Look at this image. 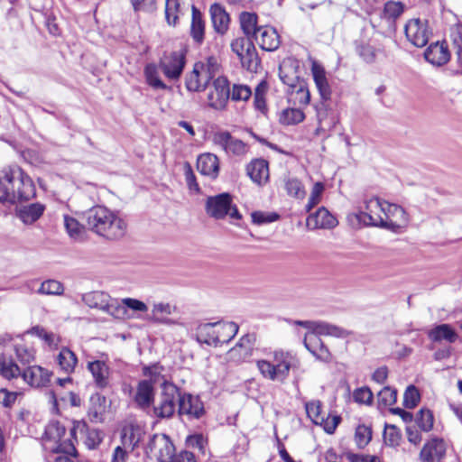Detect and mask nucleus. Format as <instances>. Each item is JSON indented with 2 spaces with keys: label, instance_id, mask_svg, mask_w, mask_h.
<instances>
[{
  "label": "nucleus",
  "instance_id": "f257e3e1",
  "mask_svg": "<svg viewBox=\"0 0 462 462\" xmlns=\"http://www.w3.org/2000/svg\"><path fill=\"white\" fill-rule=\"evenodd\" d=\"M36 189L32 178L18 165L0 171V202L27 201L34 198Z\"/></svg>",
  "mask_w": 462,
  "mask_h": 462
},
{
  "label": "nucleus",
  "instance_id": "f03ea898",
  "mask_svg": "<svg viewBox=\"0 0 462 462\" xmlns=\"http://www.w3.org/2000/svg\"><path fill=\"white\" fill-rule=\"evenodd\" d=\"M87 227L108 240H118L127 232V223L117 213L104 206H96L84 214Z\"/></svg>",
  "mask_w": 462,
  "mask_h": 462
},
{
  "label": "nucleus",
  "instance_id": "7ed1b4c3",
  "mask_svg": "<svg viewBox=\"0 0 462 462\" xmlns=\"http://www.w3.org/2000/svg\"><path fill=\"white\" fill-rule=\"evenodd\" d=\"M256 365L264 378L283 383L290 370L299 367L300 360L291 352L276 350L271 361L258 360Z\"/></svg>",
  "mask_w": 462,
  "mask_h": 462
},
{
  "label": "nucleus",
  "instance_id": "20e7f679",
  "mask_svg": "<svg viewBox=\"0 0 462 462\" xmlns=\"http://www.w3.org/2000/svg\"><path fill=\"white\" fill-rule=\"evenodd\" d=\"M218 60L210 56L204 61H198L191 71L185 76V87L189 92H203L211 80L220 73Z\"/></svg>",
  "mask_w": 462,
  "mask_h": 462
},
{
  "label": "nucleus",
  "instance_id": "39448f33",
  "mask_svg": "<svg viewBox=\"0 0 462 462\" xmlns=\"http://www.w3.org/2000/svg\"><path fill=\"white\" fill-rule=\"evenodd\" d=\"M383 206L384 200L377 197L365 198L357 212L347 215V220L355 227L361 226L382 227Z\"/></svg>",
  "mask_w": 462,
  "mask_h": 462
},
{
  "label": "nucleus",
  "instance_id": "423d86ee",
  "mask_svg": "<svg viewBox=\"0 0 462 462\" xmlns=\"http://www.w3.org/2000/svg\"><path fill=\"white\" fill-rule=\"evenodd\" d=\"M180 388L174 383L164 381L156 403L152 404V414L158 419H170L179 404Z\"/></svg>",
  "mask_w": 462,
  "mask_h": 462
},
{
  "label": "nucleus",
  "instance_id": "0eeeda50",
  "mask_svg": "<svg viewBox=\"0 0 462 462\" xmlns=\"http://www.w3.org/2000/svg\"><path fill=\"white\" fill-rule=\"evenodd\" d=\"M230 98V84L226 77L217 75L212 81L207 99L208 106L215 110L223 111L226 108Z\"/></svg>",
  "mask_w": 462,
  "mask_h": 462
},
{
  "label": "nucleus",
  "instance_id": "6e6552de",
  "mask_svg": "<svg viewBox=\"0 0 462 462\" xmlns=\"http://www.w3.org/2000/svg\"><path fill=\"white\" fill-rule=\"evenodd\" d=\"M145 452L158 462H170L175 453V446L168 435L154 434L150 438Z\"/></svg>",
  "mask_w": 462,
  "mask_h": 462
},
{
  "label": "nucleus",
  "instance_id": "1a4fd4ad",
  "mask_svg": "<svg viewBox=\"0 0 462 462\" xmlns=\"http://www.w3.org/2000/svg\"><path fill=\"white\" fill-rule=\"evenodd\" d=\"M186 64V51L179 50L165 53L160 60V68L166 78L171 80L178 79Z\"/></svg>",
  "mask_w": 462,
  "mask_h": 462
},
{
  "label": "nucleus",
  "instance_id": "9d476101",
  "mask_svg": "<svg viewBox=\"0 0 462 462\" xmlns=\"http://www.w3.org/2000/svg\"><path fill=\"white\" fill-rule=\"evenodd\" d=\"M87 370L91 374L92 382L98 390H109L112 387V370L106 360H93L87 364Z\"/></svg>",
  "mask_w": 462,
  "mask_h": 462
},
{
  "label": "nucleus",
  "instance_id": "9b49d317",
  "mask_svg": "<svg viewBox=\"0 0 462 462\" xmlns=\"http://www.w3.org/2000/svg\"><path fill=\"white\" fill-rule=\"evenodd\" d=\"M407 40L416 47H424L430 35L428 21L413 18L409 20L404 26Z\"/></svg>",
  "mask_w": 462,
  "mask_h": 462
},
{
  "label": "nucleus",
  "instance_id": "f8f14e48",
  "mask_svg": "<svg viewBox=\"0 0 462 462\" xmlns=\"http://www.w3.org/2000/svg\"><path fill=\"white\" fill-rule=\"evenodd\" d=\"M65 428L60 422L50 423L45 430V435L57 445L52 448L54 453H64L73 457L77 456V450L70 439L62 440L65 436Z\"/></svg>",
  "mask_w": 462,
  "mask_h": 462
},
{
  "label": "nucleus",
  "instance_id": "ddd939ff",
  "mask_svg": "<svg viewBox=\"0 0 462 462\" xmlns=\"http://www.w3.org/2000/svg\"><path fill=\"white\" fill-rule=\"evenodd\" d=\"M383 209L382 228L396 231L408 224V214L401 206L384 200Z\"/></svg>",
  "mask_w": 462,
  "mask_h": 462
},
{
  "label": "nucleus",
  "instance_id": "4468645a",
  "mask_svg": "<svg viewBox=\"0 0 462 462\" xmlns=\"http://www.w3.org/2000/svg\"><path fill=\"white\" fill-rule=\"evenodd\" d=\"M213 143L219 146L226 154L242 156L247 152V145L235 138L227 131H219L213 134Z\"/></svg>",
  "mask_w": 462,
  "mask_h": 462
},
{
  "label": "nucleus",
  "instance_id": "2eb2a0df",
  "mask_svg": "<svg viewBox=\"0 0 462 462\" xmlns=\"http://www.w3.org/2000/svg\"><path fill=\"white\" fill-rule=\"evenodd\" d=\"M178 412L180 416L186 415L189 419L199 420L205 413L204 404L199 396L188 393H182L180 390Z\"/></svg>",
  "mask_w": 462,
  "mask_h": 462
},
{
  "label": "nucleus",
  "instance_id": "dca6fc26",
  "mask_svg": "<svg viewBox=\"0 0 462 462\" xmlns=\"http://www.w3.org/2000/svg\"><path fill=\"white\" fill-rule=\"evenodd\" d=\"M232 197L228 193H221L217 196L208 197L206 200V213L215 219H223L227 216Z\"/></svg>",
  "mask_w": 462,
  "mask_h": 462
},
{
  "label": "nucleus",
  "instance_id": "f3484780",
  "mask_svg": "<svg viewBox=\"0 0 462 462\" xmlns=\"http://www.w3.org/2000/svg\"><path fill=\"white\" fill-rule=\"evenodd\" d=\"M155 390L152 380H141L135 388L133 401L135 406L148 411L154 402Z\"/></svg>",
  "mask_w": 462,
  "mask_h": 462
},
{
  "label": "nucleus",
  "instance_id": "a211bd4d",
  "mask_svg": "<svg viewBox=\"0 0 462 462\" xmlns=\"http://www.w3.org/2000/svg\"><path fill=\"white\" fill-rule=\"evenodd\" d=\"M294 324L307 328L308 332L315 331L335 337H346L349 335V332L345 328L325 321L296 320Z\"/></svg>",
  "mask_w": 462,
  "mask_h": 462
},
{
  "label": "nucleus",
  "instance_id": "6ab92c4d",
  "mask_svg": "<svg viewBox=\"0 0 462 462\" xmlns=\"http://www.w3.org/2000/svg\"><path fill=\"white\" fill-rule=\"evenodd\" d=\"M446 443L442 439L434 438L424 444L420 453L422 462H440L446 454Z\"/></svg>",
  "mask_w": 462,
  "mask_h": 462
},
{
  "label": "nucleus",
  "instance_id": "aec40b11",
  "mask_svg": "<svg viewBox=\"0 0 462 462\" xmlns=\"http://www.w3.org/2000/svg\"><path fill=\"white\" fill-rule=\"evenodd\" d=\"M177 310V307L168 302H157L152 305L151 311V320L157 324L172 326V325H182L177 319L169 318L170 315L173 314Z\"/></svg>",
  "mask_w": 462,
  "mask_h": 462
},
{
  "label": "nucleus",
  "instance_id": "412c9836",
  "mask_svg": "<svg viewBox=\"0 0 462 462\" xmlns=\"http://www.w3.org/2000/svg\"><path fill=\"white\" fill-rule=\"evenodd\" d=\"M52 373L40 365H31L23 370L22 377L32 387H45L51 381Z\"/></svg>",
  "mask_w": 462,
  "mask_h": 462
},
{
  "label": "nucleus",
  "instance_id": "4be33fe9",
  "mask_svg": "<svg viewBox=\"0 0 462 462\" xmlns=\"http://www.w3.org/2000/svg\"><path fill=\"white\" fill-rule=\"evenodd\" d=\"M260 48L263 51H273L280 46V36L277 31L271 26H260L258 33L254 37Z\"/></svg>",
  "mask_w": 462,
  "mask_h": 462
},
{
  "label": "nucleus",
  "instance_id": "5701e85b",
  "mask_svg": "<svg viewBox=\"0 0 462 462\" xmlns=\"http://www.w3.org/2000/svg\"><path fill=\"white\" fill-rule=\"evenodd\" d=\"M337 225V218L324 207L319 208L307 218V226L310 229H330Z\"/></svg>",
  "mask_w": 462,
  "mask_h": 462
},
{
  "label": "nucleus",
  "instance_id": "b1692460",
  "mask_svg": "<svg viewBox=\"0 0 462 462\" xmlns=\"http://www.w3.org/2000/svg\"><path fill=\"white\" fill-rule=\"evenodd\" d=\"M254 337L253 335L243 336L239 342L229 350V359L234 362H243L248 359L254 350Z\"/></svg>",
  "mask_w": 462,
  "mask_h": 462
},
{
  "label": "nucleus",
  "instance_id": "393cba45",
  "mask_svg": "<svg viewBox=\"0 0 462 462\" xmlns=\"http://www.w3.org/2000/svg\"><path fill=\"white\" fill-rule=\"evenodd\" d=\"M424 58L432 65L441 66L449 60L450 53L445 43L437 42L426 49Z\"/></svg>",
  "mask_w": 462,
  "mask_h": 462
},
{
  "label": "nucleus",
  "instance_id": "a878e982",
  "mask_svg": "<svg viewBox=\"0 0 462 462\" xmlns=\"http://www.w3.org/2000/svg\"><path fill=\"white\" fill-rule=\"evenodd\" d=\"M250 179L258 185L266 183L269 180V165L263 159H254L246 166Z\"/></svg>",
  "mask_w": 462,
  "mask_h": 462
},
{
  "label": "nucleus",
  "instance_id": "bb28decb",
  "mask_svg": "<svg viewBox=\"0 0 462 462\" xmlns=\"http://www.w3.org/2000/svg\"><path fill=\"white\" fill-rule=\"evenodd\" d=\"M311 74L321 99L323 101L329 100L331 97V88L328 84L324 68L320 64L314 61L311 65Z\"/></svg>",
  "mask_w": 462,
  "mask_h": 462
},
{
  "label": "nucleus",
  "instance_id": "cd10ccee",
  "mask_svg": "<svg viewBox=\"0 0 462 462\" xmlns=\"http://www.w3.org/2000/svg\"><path fill=\"white\" fill-rule=\"evenodd\" d=\"M311 74L321 99L323 101L329 100L331 97V88L328 84L324 68L320 64L314 61L311 65Z\"/></svg>",
  "mask_w": 462,
  "mask_h": 462
},
{
  "label": "nucleus",
  "instance_id": "c85d7f7f",
  "mask_svg": "<svg viewBox=\"0 0 462 462\" xmlns=\"http://www.w3.org/2000/svg\"><path fill=\"white\" fill-rule=\"evenodd\" d=\"M311 74L321 99L323 101L329 100L331 97V88L328 84L324 68L320 64L314 61L311 65Z\"/></svg>",
  "mask_w": 462,
  "mask_h": 462
},
{
  "label": "nucleus",
  "instance_id": "c756f323",
  "mask_svg": "<svg viewBox=\"0 0 462 462\" xmlns=\"http://www.w3.org/2000/svg\"><path fill=\"white\" fill-rule=\"evenodd\" d=\"M296 69L297 66H294V61L291 60H283L280 65L279 76L283 84L288 86V91L295 89L300 83L303 82L299 77Z\"/></svg>",
  "mask_w": 462,
  "mask_h": 462
},
{
  "label": "nucleus",
  "instance_id": "7c9ffc66",
  "mask_svg": "<svg viewBox=\"0 0 462 462\" xmlns=\"http://www.w3.org/2000/svg\"><path fill=\"white\" fill-rule=\"evenodd\" d=\"M44 210L45 206L36 202L17 208L16 216L23 224L32 225L42 216Z\"/></svg>",
  "mask_w": 462,
  "mask_h": 462
},
{
  "label": "nucleus",
  "instance_id": "2f4dec72",
  "mask_svg": "<svg viewBox=\"0 0 462 462\" xmlns=\"http://www.w3.org/2000/svg\"><path fill=\"white\" fill-rule=\"evenodd\" d=\"M197 168L201 174L216 179L219 171V161L217 156L213 153L199 155L197 160Z\"/></svg>",
  "mask_w": 462,
  "mask_h": 462
},
{
  "label": "nucleus",
  "instance_id": "473e14b6",
  "mask_svg": "<svg viewBox=\"0 0 462 462\" xmlns=\"http://www.w3.org/2000/svg\"><path fill=\"white\" fill-rule=\"evenodd\" d=\"M211 21L215 31L217 33L224 34L229 25V15L225 8L219 4H213L209 9Z\"/></svg>",
  "mask_w": 462,
  "mask_h": 462
},
{
  "label": "nucleus",
  "instance_id": "72a5a7b5",
  "mask_svg": "<svg viewBox=\"0 0 462 462\" xmlns=\"http://www.w3.org/2000/svg\"><path fill=\"white\" fill-rule=\"evenodd\" d=\"M191 12L190 36L196 43L201 44L205 36V22L201 12L195 5H192Z\"/></svg>",
  "mask_w": 462,
  "mask_h": 462
},
{
  "label": "nucleus",
  "instance_id": "f704fd0d",
  "mask_svg": "<svg viewBox=\"0 0 462 462\" xmlns=\"http://www.w3.org/2000/svg\"><path fill=\"white\" fill-rule=\"evenodd\" d=\"M239 327L235 322H216L217 346L228 343L237 334Z\"/></svg>",
  "mask_w": 462,
  "mask_h": 462
},
{
  "label": "nucleus",
  "instance_id": "c9c22d12",
  "mask_svg": "<svg viewBox=\"0 0 462 462\" xmlns=\"http://www.w3.org/2000/svg\"><path fill=\"white\" fill-rule=\"evenodd\" d=\"M106 397L97 393L91 395L88 416L92 422L102 421V416L105 411Z\"/></svg>",
  "mask_w": 462,
  "mask_h": 462
},
{
  "label": "nucleus",
  "instance_id": "e433bc0d",
  "mask_svg": "<svg viewBox=\"0 0 462 462\" xmlns=\"http://www.w3.org/2000/svg\"><path fill=\"white\" fill-rule=\"evenodd\" d=\"M428 336L434 342L446 340L449 343H454L457 339L456 331L449 324L437 325L429 331Z\"/></svg>",
  "mask_w": 462,
  "mask_h": 462
},
{
  "label": "nucleus",
  "instance_id": "4c0bfd02",
  "mask_svg": "<svg viewBox=\"0 0 462 462\" xmlns=\"http://www.w3.org/2000/svg\"><path fill=\"white\" fill-rule=\"evenodd\" d=\"M216 323L199 324L196 329V339L199 343L217 346Z\"/></svg>",
  "mask_w": 462,
  "mask_h": 462
},
{
  "label": "nucleus",
  "instance_id": "58836bf2",
  "mask_svg": "<svg viewBox=\"0 0 462 462\" xmlns=\"http://www.w3.org/2000/svg\"><path fill=\"white\" fill-rule=\"evenodd\" d=\"M57 363L63 372L69 374L75 370L78 358L74 352L64 346L57 356Z\"/></svg>",
  "mask_w": 462,
  "mask_h": 462
},
{
  "label": "nucleus",
  "instance_id": "ea45409f",
  "mask_svg": "<svg viewBox=\"0 0 462 462\" xmlns=\"http://www.w3.org/2000/svg\"><path fill=\"white\" fill-rule=\"evenodd\" d=\"M110 295L104 291H90L82 296V300L89 308L99 309L103 311L105 307H107Z\"/></svg>",
  "mask_w": 462,
  "mask_h": 462
},
{
  "label": "nucleus",
  "instance_id": "a19ab883",
  "mask_svg": "<svg viewBox=\"0 0 462 462\" xmlns=\"http://www.w3.org/2000/svg\"><path fill=\"white\" fill-rule=\"evenodd\" d=\"M239 60L242 67L250 72H257L261 66V60L254 43L252 44V47L245 51Z\"/></svg>",
  "mask_w": 462,
  "mask_h": 462
},
{
  "label": "nucleus",
  "instance_id": "79ce46f5",
  "mask_svg": "<svg viewBox=\"0 0 462 462\" xmlns=\"http://www.w3.org/2000/svg\"><path fill=\"white\" fill-rule=\"evenodd\" d=\"M240 25L246 38L254 37L258 33L257 15L253 13L244 12L240 15Z\"/></svg>",
  "mask_w": 462,
  "mask_h": 462
},
{
  "label": "nucleus",
  "instance_id": "37998d69",
  "mask_svg": "<svg viewBox=\"0 0 462 462\" xmlns=\"http://www.w3.org/2000/svg\"><path fill=\"white\" fill-rule=\"evenodd\" d=\"M142 440V430L139 428L125 430L122 435V446L129 451H134Z\"/></svg>",
  "mask_w": 462,
  "mask_h": 462
},
{
  "label": "nucleus",
  "instance_id": "c03bdc74",
  "mask_svg": "<svg viewBox=\"0 0 462 462\" xmlns=\"http://www.w3.org/2000/svg\"><path fill=\"white\" fill-rule=\"evenodd\" d=\"M308 417L317 425H323L326 413L322 411L320 401H310L305 403Z\"/></svg>",
  "mask_w": 462,
  "mask_h": 462
},
{
  "label": "nucleus",
  "instance_id": "a18cd8bd",
  "mask_svg": "<svg viewBox=\"0 0 462 462\" xmlns=\"http://www.w3.org/2000/svg\"><path fill=\"white\" fill-rule=\"evenodd\" d=\"M144 77L146 83L154 89H166L167 86L160 79L159 72L155 64H147L144 68Z\"/></svg>",
  "mask_w": 462,
  "mask_h": 462
},
{
  "label": "nucleus",
  "instance_id": "49530a36",
  "mask_svg": "<svg viewBox=\"0 0 462 462\" xmlns=\"http://www.w3.org/2000/svg\"><path fill=\"white\" fill-rule=\"evenodd\" d=\"M0 374L3 377L10 380L22 375L20 367L12 360L0 356Z\"/></svg>",
  "mask_w": 462,
  "mask_h": 462
},
{
  "label": "nucleus",
  "instance_id": "de8ad7c7",
  "mask_svg": "<svg viewBox=\"0 0 462 462\" xmlns=\"http://www.w3.org/2000/svg\"><path fill=\"white\" fill-rule=\"evenodd\" d=\"M305 115L300 108H286L280 115V122L282 125H290L302 122Z\"/></svg>",
  "mask_w": 462,
  "mask_h": 462
},
{
  "label": "nucleus",
  "instance_id": "09e8293b",
  "mask_svg": "<svg viewBox=\"0 0 462 462\" xmlns=\"http://www.w3.org/2000/svg\"><path fill=\"white\" fill-rule=\"evenodd\" d=\"M181 0H166L165 3V18L170 25L175 26L178 23L180 11Z\"/></svg>",
  "mask_w": 462,
  "mask_h": 462
},
{
  "label": "nucleus",
  "instance_id": "8fccbe9b",
  "mask_svg": "<svg viewBox=\"0 0 462 462\" xmlns=\"http://www.w3.org/2000/svg\"><path fill=\"white\" fill-rule=\"evenodd\" d=\"M291 94V99L294 104L300 106H307L310 101V94L307 87L306 82L300 83L295 89L289 91Z\"/></svg>",
  "mask_w": 462,
  "mask_h": 462
},
{
  "label": "nucleus",
  "instance_id": "3c124183",
  "mask_svg": "<svg viewBox=\"0 0 462 462\" xmlns=\"http://www.w3.org/2000/svg\"><path fill=\"white\" fill-rule=\"evenodd\" d=\"M64 226L69 236L74 240H80L83 236L84 226L79 222L68 215L64 216Z\"/></svg>",
  "mask_w": 462,
  "mask_h": 462
},
{
  "label": "nucleus",
  "instance_id": "603ef678",
  "mask_svg": "<svg viewBox=\"0 0 462 462\" xmlns=\"http://www.w3.org/2000/svg\"><path fill=\"white\" fill-rule=\"evenodd\" d=\"M434 417L432 412L427 409H421L416 415V424L418 427L428 432L433 428Z\"/></svg>",
  "mask_w": 462,
  "mask_h": 462
},
{
  "label": "nucleus",
  "instance_id": "864d4df0",
  "mask_svg": "<svg viewBox=\"0 0 462 462\" xmlns=\"http://www.w3.org/2000/svg\"><path fill=\"white\" fill-rule=\"evenodd\" d=\"M372 439V429L365 425H359L356 429L355 440L358 448H364Z\"/></svg>",
  "mask_w": 462,
  "mask_h": 462
},
{
  "label": "nucleus",
  "instance_id": "5fc2aeb1",
  "mask_svg": "<svg viewBox=\"0 0 462 462\" xmlns=\"http://www.w3.org/2000/svg\"><path fill=\"white\" fill-rule=\"evenodd\" d=\"M63 285L56 280H48L41 284L38 293L45 295H61L63 293Z\"/></svg>",
  "mask_w": 462,
  "mask_h": 462
},
{
  "label": "nucleus",
  "instance_id": "6e6d98bb",
  "mask_svg": "<svg viewBox=\"0 0 462 462\" xmlns=\"http://www.w3.org/2000/svg\"><path fill=\"white\" fill-rule=\"evenodd\" d=\"M400 430L394 425L386 424L383 431V439L387 446H398L401 440Z\"/></svg>",
  "mask_w": 462,
  "mask_h": 462
},
{
  "label": "nucleus",
  "instance_id": "4d7b16f0",
  "mask_svg": "<svg viewBox=\"0 0 462 462\" xmlns=\"http://www.w3.org/2000/svg\"><path fill=\"white\" fill-rule=\"evenodd\" d=\"M324 189L325 187L322 182L318 181L313 185L310 198L308 199V203L305 207L307 212H310L314 207H316L321 201Z\"/></svg>",
  "mask_w": 462,
  "mask_h": 462
},
{
  "label": "nucleus",
  "instance_id": "13d9d810",
  "mask_svg": "<svg viewBox=\"0 0 462 462\" xmlns=\"http://www.w3.org/2000/svg\"><path fill=\"white\" fill-rule=\"evenodd\" d=\"M404 11V5L402 2L399 1H388L384 4L383 14L387 19L395 20Z\"/></svg>",
  "mask_w": 462,
  "mask_h": 462
},
{
  "label": "nucleus",
  "instance_id": "bf43d9fd",
  "mask_svg": "<svg viewBox=\"0 0 462 462\" xmlns=\"http://www.w3.org/2000/svg\"><path fill=\"white\" fill-rule=\"evenodd\" d=\"M397 392L396 390L385 386L378 393V404L384 407L392 406L396 402Z\"/></svg>",
  "mask_w": 462,
  "mask_h": 462
},
{
  "label": "nucleus",
  "instance_id": "052dcab7",
  "mask_svg": "<svg viewBox=\"0 0 462 462\" xmlns=\"http://www.w3.org/2000/svg\"><path fill=\"white\" fill-rule=\"evenodd\" d=\"M285 189L288 195L297 199H303L305 197V189L301 181L298 179H289L285 182Z\"/></svg>",
  "mask_w": 462,
  "mask_h": 462
},
{
  "label": "nucleus",
  "instance_id": "680f3d73",
  "mask_svg": "<svg viewBox=\"0 0 462 462\" xmlns=\"http://www.w3.org/2000/svg\"><path fill=\"white\" fill-rule=\"evenodd\" d=\"M17 359L23 365H29L34 360V350L23 344L14 346Z\"/></svg>",
  "mask_w": 462,
  "mask_h": 462
},
{
  "label": "nucleus",
  "instance_id": "e2e57ef3",
  "mask_svg": "<svg viewBox=\"0 0 462 462\" xmlns=\"http://www.w3.org/2000/svg\"><path fill=\"white\" fill-rule=\"evenodd\" d=\"M251 96V88L246 85L235 84L230 90V98L233 101H247Z\"/></svg>",
  "mask_w": 462,
  "mask_h": 462
},
{
  "label": "nucleus",
  "instance_id": "0e129e2a",
  "mask_svg": "<svg viewBox=\"0 0 462 462\" xmlns=\"http://www.w3.org/2000/svg\"><path fill=\"white\" fill-rule=\"evenodd\" d=\"M251 217L253 223L259 226L275 222L280 218V215L275 212L265 213L263 211H254Z\"/></svg>",
  "mask_w": 462,
  "mask_h": 462
},
{
  "label": "nucleus",
  "instance_id": "69168bd1",
  "mask_svg": "<svg viewBox=\"0 0 462 462\" xmlns=\"http://www.w3.org/2000/svg\"><path fill=\"white\" fill-rule=\"evenodd\" d=\"M420 399L418 389L414 385H410L403 395V405L408 409H412L418 404Z\"/></svg>",
  "mask_w": 462,
  "mask_h": 462
},
{
  "label": "nucleus",
  "instance_id": "338daca9",
  "mask_svg": "<svg viewBox=\"0 0 462 462\" xmlns=\"http://www.w3.org/2000/svg\"><path fill=\"white\" fill-rule=\"evenodd\" d=\"M253 43L254 42H252V40L250 38L240 37V38L235 39L231 42V49L240 59L244 55L245 51L247 49H249L250 47H252Z\"/></svg>",
  "mask_w": 462,
  "mask_h": 462
},
{
  "label": "nucleus",
  "instance_id": "774afa93",
  "mask_svg": "<svg viewBox=\"0 0 462 462\" xmlns=\"http://www.w3.org/2000/svg\"><path fill=\"white\" fill-rule=\"evenodd\" d=\"M451 38L457 61L462 66V27H457L452 32Z\"/></svg>",
  "mask_w": 462,
  "mask_h": 462
}]
</instances>
